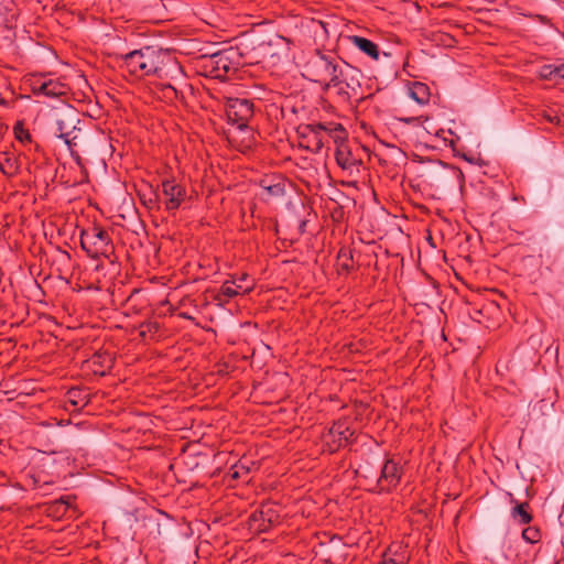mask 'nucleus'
<instances>
[{"label":"nucleus","mask_w":564,"mask_h":564,"mask_svg":"<svg viewBox=\"0 0 564 564\" xmlns=\"http://www.w3.org/2000/svg\"><path fill=\"white\" fill-rule=\"evenodd\" d=\"M346 140L347 138L345 140L334 142L336 144L335 159L343 170H352L360 164V160L351 153Z\"/></svg>","instance_id":"15"},{"label":"nucleus","mask_w":564,"mask_h":564,"mask_svg":"<svg viewBox=\"0 0 564 564\" xmlns=\"http://www.w3.org/2000/svg\"><path fill=\"white\" fill-rule=\"evenodd\" d=\"M241 285H237L235 281H225L219 290V295L231 299L241 293Z\"/></svg>","instance_id":"24"},{"label":"nucleus","mask_w":564,"mask_h":564,"mask_svg":"<svg viewBox=\"0 0 564 564\" xmlns=\"http://www.w3.org/2000/svg\"><path fill=\"white\" fill-rule=\"evenodd\" d=\"M328 435L335 443L334 449H338L352 442L355 431L348 426L346 421H337L330 426Z\"/></svg>","instance_id":"14"},{"label":"nucleus","mask_w":564,"mask_h":564,"mask_svg":"<svg viewBox=\"0 0 564 564\" xmlns=\"http://www.w3.org/2000/svg\"><path fill=\"white\" fill-rule=\"evenodd\" d=\"M13 133L15 139L21 143H31L32 135L28 129L24 128L22 121H18L13 127Z\"/></svg>","instance_id":"25"},{"label":"nucleus","mask_w":564,"mask_h":564,"mask_svg":"<svg viewBox=\"0 0 564 564\" xmlns=\"http://www.w3.org/2000/svg\"><path fill=\"white\" fill-rule=\"evenodd\" d=\"M80 247L91 259L100 257L110 259L115 252V246L109 231L98 225L82 230Z\"/></svg>","instance_id":"6"},{"label":"nucleus","mask_w":564,"mask_h":564,"mask_svg":"<svg viewBox=\"0 0 564 564\" xmlns=\"http://www.w3.org/2000/svg\"><path fill=\"white\" fill-rule=\"evenodd\" d=\"M341 267H343V269H346V270H348L350 268V265L347 261L343 262Z\"/></svg>","instance_id":"36"},{"label":"nucleus","mask_w":564,"mask_h":564,"mask_svg":"<svg viewBox=\"0 0 564 564\" xmlns=\"http://www.w3.org/2000/svg\"><path fill=\"white\" fill-rule=\"evenodd\" d=\"M106 361L110 362V358L107 357V356H102V355H95L93 357V362L94 364H99L100 366H105Z\"/></svg>","instance_id":"32"},{"label":"nucleus","mask_w":564,"mask_h":564,"mask_svg":"<svg viewBox=\"0 0 564 564\" xmlns=\"http://www.w3.org/2000/svg\"><path fill=\"white\" fill-rule=\"evenodd\" d=\"M69 499L70 497H62L61 499L54 501L51 506V508L56 509V511H59L63 509V512L66 511L67 507L69 506Z\"/></svg>","instance_id":"30"},{"label":"nucleus","mask_w":564,"mask_h":564,"mask_svg":"<svg viewBox=\"0 0 564 564\" xmlns=\"http://www.w3.org/2000/svg\"><path fill=\"white\" fill-rule=\"evenodd\" d=\"M349 40L356 47L372 59L377 61L379 58V47L375 42L359 35H352Z\"/></svg>","instance_id":"18"},{"label":"nucleus","mask_w":564,"mask_h":564,"mask_svg":"<svg viewBox=\"0 0 564 564\" xmlns=\"http://www.w3.org/2000/svg\"><path fill=\"white\" fill-rule=\"evenodd\" d=\"M56 135L62 139L67 148L83 147L87 142V134L83 131L78 111L66 106L54 115Z\"/></svg>","instance_id":"5"},{"label":"nucleus","mask_w":564,"mask_h":564,"mask_svg":"<svg viewBox=\"0 0 564 564\" xmlns=\"http://www.w3.org/2000/svg\"><path fill=\"white\" fill-rule=\"evenodd\" d=\"M67 402L74 408V411L85 408L90 401V393L87 389L73 387L67 390Z\"/></svg>","instance_id":"17"},{"label":"nucleus","mask_w":564,"mask_h":564,"mask_svg":"<svg viewBox=\"0 0 564 564\" xmlns=\"http://www.w3.org/2000/svg\"><path fill=\"white\" fill-rule=\"evenodd\" d=\"M225 111L228 122L241 130L248 127V122L253 117L254 105L247 98L227 97Z\"/></svg>","instance_id":"10"},{"label":"nucleus","mask_w":564,"mask_h":564,"mask_svg":"<svg viewBox=\"0 0 564 564\" xmlns=\"http://www.w3.org/2000/svg\"><path fill=\"white\" fill-rule=\"evenodd\" d=\"M556 78L564 79V63L555 65V79Z\"/></svg>","instance_id":"34"},{"label":"nucleus","mask_w":564,"mask_h":564,"mask_svg":"<svg viewBox=\"0 0 564 564\" xmlns=\"http://www.w3.org/2000/svg\"><path fill=\"white\" fill-rule=\"evenodd\" d=\"M278 521L276 511L271 506H262L249 517V527L257 532H267Z\"/></svg>","instance_id":"11"},{"label":"nucleus","mask_w":564,"mask_h":564,"mask_svg":"<svg viewBox=\"0 0 564 564\" xmlns=\"http://www.w3.org/2000/svg\"><path fill=\"white\" fill-rule=\"evenodd\" d=\"M522 538L531 544L538 543L541 540L540 529L536 527H528L522 531Z\"/></svg>","instance_id":"26"},{"label":"nucleus","mask_w":564,"mask_h":564,"mask_svg":"<svg viewBox=\"0 0 564 564\" xmlns=\"http://www.w3.org/2000/svg\"><path fill=\"white\" fill-rule=\"evenodd\" d=\"M17 160L13 154L8 152L0 153V171L8 176H12L18 172Z\"/></svg>","instance_id":"20"},{"label":"nucleus","mask_w":564,"mask_h":564,"mask_svg":"<svg viewBox=\"0 0 564 564\" xmlns=\"http://www.w3.org/2000/svg\"><path fill=\"white\" fill-rule=\"evenodd\" d=\"M31 93L35 96L59 98L68 94V86L59 78H52L45 74H31L26 79Z\"/></svg>","instance_id":"9"},{"label":"nucleus","mask_w":564,"mask_h":564,"mask_svg":"<svg viewBox=\"0 0 564 564\" xmlns=\"http://www.w3.org/2000/svg\"><path fill=\"white\" fill-rule=\"evenodd\" d=\"M77 148H78V147H73V148H68V150H69V152H70L72 158H73V159L75 160V162L77 163V165L83 166L82 158H80V155L78 154Z\"/></svg>","instance_id":"31"},{"label":"nucleus","mask_w":564,"mask_h":564,"mask_svg":"<svg viewBox=\"0 0 564 564\" xmlns=\"http://www.w3.org/2000/svg\"><path fill=\"white\" fill-rule=\"evenodd\" d=\"M360 76L359 69L343 62L325 86H322V90L332 91L339 104L349 105L352 100L361 101L365 97L361 94Z\"/></svg>","instance_id":"2"},{"label":"nucleus","mask_w":564,"mask_h":564,"mask_svg":"<svg viewBox=\"0 0 564 564\" xmlns=\"http://www.w3.org/2000/svg\"><path fill=\"white\" fill-rule=\"evenodd\" d=\"M161 86H162L163 96L166 99L174 100V99L178 98V90L176 89V87L173 84L166 83V84H162Z\"/></svg>","instance_id":"28"},{"label":"nucleus","mask_w":564,"mask_h":564,"mask_svg":"<svg viewBox=\"0 0 564 564\" xmlns=\"http://www.w3.org/2000/svg\"><path fill=\"white\" fill-rule=\"evenodd\" d=\"M241 64V54L238 48L229 47L212 54L205 63V68L212 77L226 79L235 75Z\"/></svg>","instance_id":"7"},{"label":"nucleus","mask_w":564,"mask_h":564,"mask_svg":"<svg viewBox=\"0 0 564 564\" xmlns=\"http://www.w3.org/2000/svg\"><path fill=\"white\" fill-rule=\"evenodd\" d=\"M300 137L303 147L313 153H318L328 143L329 139L334 142L345 140L347 132L340 123H310L300 127Z\"/></svg>","instance_id":"4"},{"label":"nucleus","mask_w":564,"mask_h":564,"mask_svg":"<svg viewBox=\"0 0 564 564\" xmlns=\"http://www.w3.org/2000/svg\"><path fill=\"white\" fill-rule=\"evenodd\" d=\"M339 258H346V260H347V261L352 259V257H351V254H350V253H349V254H347V253H346L345 251H343V250H340V252H339Z\"/></svg>","instance_id":"35"},{"label":"nucleus","mask_w":564,"mask_h":564,"mask_svg":"<svg viewBox=\"0 0 564 564\" xmlns=\"http://www.w3.org/2000/svg\"><path fill=\"white\" fill-rule=\"evenodd\" d=\"M453 176L457 180V182L462 185L464 183V174L459 169H452Z\"/></svg>","instance_id":"33"},{"label":"nucleus","mask_w":564,"mask_h":564,"mask_svg":"<svg viewBox=\"0 0 564 564\" xmlns=\"http://www.w3.org/2000/svg\"><path fill=\"white\" fill-rule=\"evenodd\" d=\"M260 186L269 197H282L285 194L286 178L281 174L265 175L261 178Z\"/></svg>","instance_id":"13"},{"label":"nucleus","mask_w":564,"mask_h":564,"mask_svg":"<svg viewBox=\"0 0 564 564\" xmlns=\"http://www.w3.org/2000/svg\"><path fill=\"white\" fill-rule=\"evenodd\" d=\"M403 467L394 458H387L380 467V475L377 476L368 462L360 465L357 474L366 480L368 490L373 494H389L400 484L403 476Z\"/></svg>","instance_id":"3"},{"label":"nucleus","mask_w":564,"mask_h":564,"mask_svg":"<svg viewBox=\"0 0 564 564\" xmlns=\"http://www.w3.org/2000/svg\"><path fill=\"white\" fill-rule=\"evenodd\" d=\"M528 508H529L528 502L518 503L512 509V512H511L512 518L518 519L519 523H521V524L530 523L532 521V514L528 511Z\"/></svg>","instance_id":"22"},{"label":"nucleus","mask_w":564,"mask_h":564,"mask_svg":"<svg viewBox=\"0 0 564 564\" xmlns=\"http://www.w3.org/2000/svg\"><path fill=\"white\" fill-rule=\"evenodd\" d=\"M252 468H257L256 464L253 462L240 459L237 464H235L231 467V469H230L231 474L230 475L235 479L246 478L250 474Z\"/></svg>","instance_id":"21"},{"label":"nucleus","mask_w":564,"mask_h":564,"mask_svg":"<svg viewBox=\"0 0 564 564\" xmlns=\"http://www.w3.org/2000/svg\"><path fill=\"white\" fill-rule=\"evenodd\" d=\"M340 64L333 54L316 51L304 65L305 76L310 80L325 86Z\"/></svg>","instance_id":"8"},{"label":"nucleus","mask_w":564,"mask_h":564,"mask_svg":"<svg viewBox=\"0 0 564 564\" xmlns=\"http://www.w3.org/2000/svg\"><path fill=\"white\" fill-rule=\"evenodd\" d=\"M162 193L166 197L165 207L169 212L178 209L186 198L185 187L174 180H164L162 182Z\"/></svg>","instance_id":"12"},{"label":"nucleus","mask_w":564,"mask_h":564,"mask_svg":"<svg viewBox=\"0 0 564 564\" xmlns=\"http://www.w3.org/2000/svg\"><path fill=\"white\" fill-rule=\"evenodd\" d=\"M411 97L423 105L429 100V87L422 83H415L413 87L410 89Z\"/></svg>","instance_id":"23"},{"label":"nucleus","mask_w":564,"mask_h":564,"mask_svg":"<svg viewBox=\"0 0 564 564\" xmlns=\"http://www.w3.org/2000/svg\"><path fill=\"white\" fill-rule=\"evenodd\" d=\"M540 78L544 80H552L555 79V65L553 64H546L543 65L539 70Z\"/></svg>","instance_id":"27"},{"label":"nucleus","mask_w":564,"mask_h":564,"mask_svg":"<svg viewBox=\"0 0 564 564\" xmlns=\"http://www.w3.org/2000/svg\"><path fill=\"white\" fill-rule=\"evenodd\" d=\"M409 556L401 544H391L382 554L379 564H408Z\"/></svg>","instance_id":"16"},{"label":"nucleus","mask_w":564,"mask_h":564,"mask_svg":"<svg viewBox=\"0 0 564 564\" xmlns=\"http://www.w3.org/2000/svg\"><path fill=\"white\" fill-rule=\"evenodd\" d=\"M117 62L137 79L155 77L159 79H176L183 76L178 62L161 47L147 45L126 54H117Z\"/></svg>","instance_id":"1"},{"label":"nucleus","mask_w":564,"mask_h":564,"mask_svg":"<svg viewBox=\"0 0 564 564\" xmlns=\"http://www.w3.org/2000/svg\"><path fill=\"white\" fill-rule=\"evenodd\" d=\"M543 118L555 126L561 124V117L554 110H544L542 113Z\"/></svg>","instance_id":"29"},{"label":"nucleus","mask_w":564,"mask_h":564,"mask_svg":"<svg viewBox=\"0 0 564 564\" xmlns=\"http://www.w3.org/2000/svg\"><path fill=\"white\" fill-rule=\"evenodd\" d=\"M161 325L158 321H147L140 324L139 335L143 340L160 336Z\"/></svg>","instance_id":"19"}]
</instances>
